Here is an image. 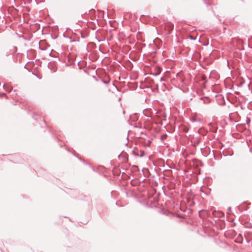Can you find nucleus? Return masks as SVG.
<instances>
[{
    "label": "nucleus",
    "instance_id": "obj_3",
    "mask_svg": "<svg viewBox=\"0 0 252 252\" xmlns=\"http://www.w3.org/2000/svg\"><path fill=\"white\" fill-rule=\"evenodd\" d=\"M209 125H210V126H211V125H212V124H211V123H210V124H209Z\"/></svg>",
    "mask_w": 252,
    "mask_h": 252
},
{
    "label": "nucleus",
    "instance_id": "obj_2",
    "mask_svg": "<svg viewBox=\"0 0 252 252\" xmlns=\"http://www.w3.org/2000/svg\"><path fill=\"white\" fill-rule=\"evenodd\" d=\"M167 135L166 134H163L162 135L161 137V140H163L166 138Z\"/></svg>",
    "mask_w": 252,
    "mask_h": 252
},
{
    "label": "nucleus",
    "instance_id": "obj_1",
    "mask_svg": "<svg viewBox=\"0 0 252 252\" xmlns=\"http://www.w3.org/2000/svg\"><path fill=\"white\" fill-rule=\"evenodd\" d=\"M166 28H168L170 31H172L173 29V25L172 24H169L166 26Z\"/></svg>",
    "mask_w": 252,
    "mask_h": 252
}]
</instances>
